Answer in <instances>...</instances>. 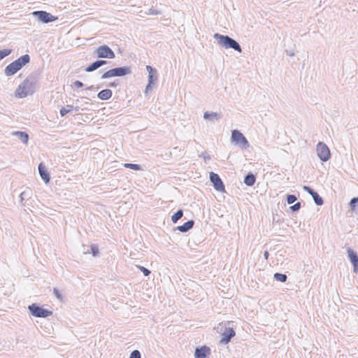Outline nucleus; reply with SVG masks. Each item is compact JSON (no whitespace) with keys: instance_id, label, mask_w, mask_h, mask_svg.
Wrapping results in <instances>:
<instances>
[{"instance_id":"4468645a","label":"nucleus","mask_w":358,"mask_h":358,"mask_svg":"<svg viewBox=\"0 0 358 358\" xmlns=\"http://www.w3.org/2000/svg\"><path fill=\"white\" fill-rule=\"evenodd\" d=\"M235 335V331L232 328H227L222 334L221 343L227 344Z\"/></svg>"},{"instance_id":"f03ea898","label":"nucleus","mask_w":358,"mask_h":358,"mask_svg":"<svg viewBox=\"0 0 358 358\" xmlns=\"http://www.w3.org/2000/svg\"><path fill=\"white\" fill-rule=\"evenodd\" d=\"M213 38L217 40V44L225 49H233L238 52H242L240 44L234 38L227 35H222L216 33L213 35Z\"/></svg>"},{"instance_id":"a19ab883","label":"nucleus","mask_w":358,"mask_h":358,"mask_svg":"<svg viewBox=\"0 0 358 358\" xmlns=\"http://www.w3.org/2000/svg\"><path fill=\"white\" fill-rule=\"evenodd\" d=\"M287 55L289 57H293L294 55V52L292 51L286 50Z\"/></svg>"},{"instance_id":"393cba45","label":"nucleus","mask_w":358,"mask_h":358,"mask_svg":"<svg viewBox=\"0 0 358 358\" xmlns=\"http://www.w3.org/2000/svg\"><path fill=\"white\" fill-rule=\"evenodd\" d=\"M273 277L277 281H280L281 282H285L287 279V276L285 274L280 273H275Z\"/></svg>"},{"instance_id":"1a4fd4ad","label":"nucleus","mask_w":358,"mask_h":358,"mask_svg":"<svg viewBox=\"0 0 358 358\" xmlns=\"http://www.w3.org/2000/svg\"><path fill=\"white\" fill-rule=\"evenodd\" d=\"M32 15L36 17L39 21L43 23H49L54 22L57 17H54L50 13L44 10H37L32 13Z\"/></svg>"},{"instance_id":"ddd939ff","label":"nucleus","mask_w":358,"mask_h":358,"mask_svg":"<svg viewBox=\"0 0 358 358\" xmlns=\"http://www.w3.org/2000/svg\"><path fill=\"white\" fill-rule=\"evenodd\" d=\"M210 353V349L206 345L196 348L194 352L195 358H207Z\"/></svg>"},{"instance_id":"4be33fe9","label":"nucleus","mask_w":358,"mask_h":358,"mask_svg":"<svg viewBox=\"0 0 358 358\" xmlns=\"http://www.w3.org/2000/svg\"><path fill=\"white\" fill-rule=\"evenodd\" d=\"M73 109H75L76 111H78L79 110V107L77 106V107L73 108V106H71V105H66V106L62 107L60 109L59 113H60L62 117H64L68 113L72 111Z\"/></svg>"},{"instance_id":"f704fd0d","label":"nucleus","mask_w":358,"mask_h":358,"mask_svg":"<svg viewBox=\"0 0 358 358\" xmlns=\"http://www.w3.org/2000/svg\"><path fill=\"white\" fill-rule=\"evenodd\" d=\"M160 13V12L153 8H151L148 10V12L147 13L148 15H159Z\"/></svg>"},{"instance_id":"0eeeda50","label":"nucleus","mask_w":358,"mask_h":358,"mask_svg":"<svg viewBox=\"0 0 358 358\" xmlns=\"http://www.w3.org/2000/svg\"><path fill=\"white\" fill-rule=\"evenodd\" d=\"M94 53L98 58L114 59L115 57V52L106 45L98 47Z\"/></svg>"},{"instance_id":"412c9836","label":"nucleus","mask_w":358,"mask_h":358,"mask_svg":"<svg viewBox=\"0 0 358 358\" xmlns=\"http://www.w3.org/2000/svg\"><path fill=\"white\" fill-rule=\"evenodd\" d=\"M256 181V177L252 173H248L245 176V178H244V183L247 185V186H252L255 182Z\"/></svg>"},{"instance_id":"423d86ee","label":"nucleus","mask_w":358,"mask_h":358,"mask_svg":"<svg viewBox=\"0 0 358 358\" xmlns=\"http://www.w3.org/2000/svg\"><path fill=\"white\" fill-rule=\"evenodd\" d=\"M28 310L35 317L46 318L52 315V311L45 309L36 303H32L28 306Z\"/></svg>"},{"instance_id":"f257e3e1","label":"nucleus","mask_w":358,"mask_h":358,"mask_svg":"<svg viewBox=\"0 0 358 358\" xmlns=\"http://www.w3.org/2000/svg\"><path fill=\"white\" fill-rule=\"evenodd\" d=\"M37 77L36 75L30 74L18 86L15 92V95L17 98H24L28 95H32L37 89Z\"/></svg>"},{"instance_id":"20e7f679","label":"nucleus","mask_w":358,"mask_h":358,"mask_svg":"<svg viewBox=\"0 0 358 358\" xmlns=\"http://www.w3.org/2000/svg\"><path fill=\"white\" fill-rule=\"evenodd\" d=\"M131 73L129 66H120L111 69L106 71L101 77V79H106L111 77H122Z\"/></svg>"},{"instance_id":"a211bd4d","label":"nucleus","mask_w":358,"mask_h":358,"mask_svg":"<svg viewBox=\"0 0 358 358\" xmlns=\"http://www.w3.org/2000/svg\"><path fill=\"white\" fill-rule=\"evenodd\" d=\"M112 95H113V92L110 90L105 89V90L100 91L98 93L97 97L101 100L106 101V100H108L109 99H110Z\"/></svg>"},{"instance_id":"2eb2a0df","label":"nucleus","mask_w":358,"mask_h":358,"mask_svg":"<svg viewBox=\"0 0 358 358\" xmlns=\"http://www.w3.org/2000/svg\"><path fill=\"white\" fill-rule=\"evenodd\" d=\"M107 63H108V62L106 60H103V59L96 60V61L94 62L93 63H92L90 65H89L85 69V71L86 72H92V71L98 69L101 66L106 65Z\"/></svg>"},{"instance_id":"37998d69","label":"nucleus","mask_w":358,"mask_h":358,"mask_svg":"<svg viewBox=\"0 0 358 358\" xmlns=\"http://www.w3.org/2000/svg\"><path fill=\"white\" fill-rule=\"evenodd\" d=\"M93 89H94V86L93 85H91L89 87H87V90H92Z\"/></svg>"},{"instance_id":"6e6552de","label":"nucleus","mask_w":358,"mask_h":358,"mask_svg":"<svg viewBox=\"0 0 358 358\" xmlns=\"http://www.w3.org/2000/svg\"><path fill=\"white\" fill-rule=\"evenodd\" d=\"M318 157L322 162L328 161L331 157L330 150L328 146L323 142H319L316 148Z\"/></svg>"},{"instance_id":"4c0bfd02","label":"nucleus","mask_w":358,"mask_h":358,"mask_svg":"<svg viewBox=\"0 0 358 358\" xmlns=\"http://www.w3.org/2000/svg\"><path fill=\"white\" fill-rule=\"evenodd\" d=\"M28 196L26 191L22 192L20 195V202H22Z\"/></svg>"},{"instance_id":"72a5a7b5","label":"nucleus","mask_w":358,"mask_h":358,"mask_svg":"<svg viewBox=\"0 0 358 358\" xmlns=\"http://www.w3.org/2000/svg\"><path fill=\"white\" fill-rule=\"evenodd\" d=\"M303 190L307 192L311 196L315 193V191L314 189H313L311 187H310L309 186L304 185L303 187Z\"/></svg>"},{"instance_id":"6ab92c4d","label":"nucleus","mask_w":358,"mask_h":358,"mask_svg":"<svg viewBox=\"0 0 358 358\" xmlns=\"http://www.w3.org/2000/svg\"><path fill=\"white\" fill-rule=\"evenodd\" d=\"M203 118L210 121L219 120L221 118V115L215 112H205L203 114Z\"/></svg>"},{"instance_id":"9b49d317","label":"nucleus","mask_w":358,"mask_h":358,"mask_svg":"<svg viewBox=\"0 0 358 358\" xmlns=\"http://www.w3.org/2000/svg\"><path fill=\"white\" fill-rule=\"evenodd\" d=\"M146 69L148 72V84L145 88V92H148L152 89L151 85L157 80V71L155 69L150 66H146Z\"/></svg>"},{"instance_id":"79ce46f5","label":"nucleus","mask_w":358,"mask_h":358,"mask_svg":"<svg viewBox=\"0 0 358 358\" xmlns=\"http://www.w3.org/2000/svg\"><path fill=\"white\" fill-rule=\"evenodd\" d=\"M264 256L265 259H268V252H267V251L264 252Z\"/></svg>"},{"instance_id":"b1692460","label":"nucleus","mask_w":358,"mask_h":358,"mask_svg":"<svg viewBox=\"0 0 358 358\" xmlns=\"http://www.w3.org/2000/svg\"><path fill=\"white\" fill-rule=\"evenodd\" d=\"M314 202L317 206H322L324 203L322 198L318 194L317 192L312 195Z\"/></svg>"},{"instance_id":"c756f323","label":"nucleus","mask_w":358,"mask_h":358,"mask_svg":"<svg viewBox=\"0 0 358 358\" xmlns=\"http://www.w3.org/2000/svg\"><path fill=\"white\" fill-rule=\"evenodd\" d=\"M137 267L139 268V270L143 272V273L144 274L145 276H148L150 274V271L148 270V268H146L144 266H137Z\"/></svg>"},{"instance_id":"c85d7f7f","label":"nucleus","mask_w":358,"mask_h":358,"mask_svg":"<svg viewBox=\"0 0 358 358\" xmlns=\"http://www.w3.org/2000/svg\"><path fill=\"white\" fill-rule=\"evenodd\" d=\"M129 358H141V352L137 350H133L130 354Z\"/></svg>"},{"instance_id":"473e14b6","label":"nucleus","mask_w":358,"mask_h":358,"mask_svg":"<svg viewBox=\"0 0 358 358\" xmlns=\"http://www.w3.org/2000/svg\"><path fill=\"white\" fill-rule=\"evenodd\" d=\"M303 190L307 192L311 196L315 193V191L314 189H313L311 187H310L309 186L304 185L303 187Z\"/></svg>"},{"instance_id":"58836bf2","label":"nucleus","mask_w":358,"mask_h":358,"mask_svg":"<svg viewBox=\"0 0 358 358\" xmlns=\"http://www.w3.org/2000/svg\"><path fill=\"white\" fill-rule=\"evenodd\" d=\"M73 85L76 87H78V88H80V87H83V83L80 81V80H76L74 83H73Z\"/></svg>"},{"instance_id":"39448f33","label":"nucleus","mask_w":358,"mask_h":358,"mask_svg":"<svg viewBox=\"0 0 358 358\" xmlns=\"http://www.w3.org/2000/svg\"><path fill=\"white\" fill-rule=\"evenodd\" d=\"M231 140L242 149H248L250 147L248 141L239 130L234 129L231 131Z\"/></svg>"},{"instance_id":"7c9ffc66","label":"nucleus","mask_w":358,"mask_h":358,"mask_svg":"<svg viewBox=\"0 0 358 358\" xmlns=\"http://www.w3.org/2000/svg\"><path fill=\"white\" fill-rule=\"evenodd\" d=\"M301 207V204L300 202H297L294 203L293 206H290V209L292 212L298 211Z\"/></svg>"},{"instance_id":"9d476101","label":"nucleus","mask_w":358,"mask_h":358,"mask_svg":"<svg viewBox=\"0 0 358 358\" xmlns=\"http://www.w3.org/2000/svg\"><path fill=\"white\" fill-rule=\"evenodd\" d=\"M210 182L213 183L214 188L217 191L220 192H225L224 185L218 174L213 172H210Z\"/></svg>"},{"instance_id":"dca6fc26","label":"nucleus","mask_w":358,"mask_h":358,"mask_svg":"<svg viewBox=\"0 0 358 358\" xmlns=\"http://www.w3.org/2000/svg\"><path fill=\"white\" fill-rule=\"evenodd\" d=\"M38 172L40 174L41 178L42 180L45 182V183H48L50 180V174L46 170L45 166L43 164V163H40L38 165Z\"/></svg>"},{"instance_id":"7ed1b4c3","label":"nucleus","mask_w":358,"mask_h":358,"mask_svg":"<svg viewBox=\"0 0 358 358\" xmlns=\"http://www.w3.org/2000/svg\"><path fill=\"white\" fill-rule=\"evenodd\" d=\"M30 62V57L29 55L26 54L21 57H20L16 60L11 62L8 64L5 70V74L7 76H11L15 74L18 71H20L23 66L27 64Z\"/></svg>"},{"instance_id":"f8f14e48","label":"nucleus","mask_w":358,"mask_h":358,"mask_svg":"<svg viewBox=\"0 0 358 358\" xmlns=\"http://www.w3.org/2000/svg\"><path fill=\"white\" fill-rule=\"evenodd\" d=\"M347 252L348 258L352 264L353 265L354 271L357 272L358 271V255L350 248H348Z\"/></svg>"},{"instance_id":"aec40b11","label":"nucleus","mask_w":358,"mask_h":358,"mask_svg":"<svg viewBox=\"0 0 358 358\" xmlns=\"http://www.w3.org/2000/svg\"><path fill=\"white\" fill-rule=\"evenodd\" d=\"M17 137L24 144H27L29 140V135L24 131H15L13 134Z\"/></svg>"},{"instance_id":"a878e982","label":"nucleus","mask_w":358,"mask_h":358,"mask_svg":"<svg viewBox=\"0 0 358 358\" xmlns=\"http://www.w3.org/2000/svg\"><path fill=\"white\" fill-rule=\"evenodd\" d=\"M12 52L11 49H3L0 50V60L8 56Z\"/></svg>"},{"instance_id":"5701e85b","label":"nucleus","mask_w":358,"mask_h":358,"mask_svg":"<svg viewBox=\"0 0 358 358\" xmlns=\"http://www.w3.org/2000/svg\"><path fill=\"white\" fill-rule=\"evenodd\" d=\"M183 215V211L181 209H179L177 210L176 213H175L172 217L171 220L173 223H176Z\"/></svg>"},{"instance_id":"bb28decb","label":"nucleus","mask_w":358,"mask_h":358,"mask_svg":"<svg viewBox=\"0 0 358 358\" xmlns=\"http://www.w3.org/2000/svg\"><path fill=\"white\" fill-rule=\"evenodd\" d=\"M286 199L288 204H292L297 200V197L294 194H287Z\"/></svg>"},{"instance_id":"c9c22d12","label":"nucleus","mask_w":358,"mask_h":358,"mask_svg":"<svg viewBox=\"0 0 358 358\" xmlns=\"http://www.w3.org/2000/svg\"><path fill=\"white\" fill-rule=\"evenodd\" d=\"M358 202V197H355L351 199L350 202V206L352 209H354L355 208L356 203Z\"/></svg>"},{"instance_id":"2f4dec72","label":"nucleus","mask_w":358,"mask_h":358,"mask_svg":"<svg viewBox=\"0 0 358 358\" xmlns=\"http://www.w3.org/2000/svg\"><path fill=\"white\" fill-rule=\"evenodd\" d=\"M91 252L94 257H96L99 254V248L96 245H91Z\"/></svg>"},{"instance_id":"ea45409f","label":"nucleus","mask_w":358,"mask_h":358,"mask_svg":"<svg viewBox=\"0 0 358 358\" xmlns=\"http://www.w3.org/2000/svg\"><path fill=\"white\" fill-rule=\"evenodd\" d=\"M117 85H118V83H116L115 81L108 84V86L110 87H115Z\"/></svg>"},{"instance_id":"e433bc0d","label":"nucleus","mask_w":358,"mask_h":358,"mask_svg":"<svg viewBox=\"0 0 358 358\" xmlns=\"http://www.w3.org/2000/svg\"><path fill=\"white\" fill-rule=\"evenodd\" d=\"M53 292H54L55 295L56 296V297L58 299H59V300L62 299V294H60L59 291L57 289L54 288Z\"/></svg>"},{"instance_id":"f3484780","label":"nucleus","mask_w":358,"mask_h":358,"mask_svg":"<svg viewBox=\"0 0 358 358\" xmlns=\"http://www.w3.org/2000/svg\"><path fill=\"white\" fill-rule=\"evenodd\" d=\"M194 224V220H189L184 223L182 225L177 227L176 229L180 232L185 233L190 230Z\"/></svg>"},{"instance_id":"cd10ccee","label":"nucleus","mask_w":358,"mask_h":358,"mask_svg":"<svg viewBox=\"0 0 358 358\" xmlns=\"http://www.w3.org/2000/svg\"><path fill=\"white\" fill-rule=\"evenodd\" d=\"M124 166L126 168H129V169H133L135 171H138V170L141 169V166L139 164H129L128 163V164H125Z\"/></svg>"}]
</instances>
